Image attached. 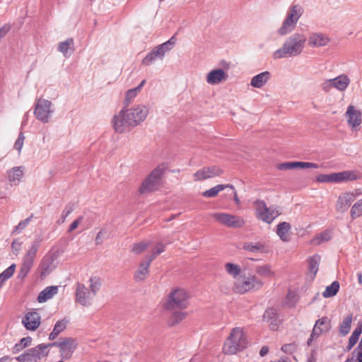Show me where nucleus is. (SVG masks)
<instances>
[{"label":"nucleus","mask_w":362,"mask_h":362,"mask_svg":"<svg viewBox=\"0 0 362 362\" xmlns=\"http://www.w3.org/2000/svg\"><path fill=\"white\" fill-rule=\"evenodd\" d=\"M291 227L287 222H281L277 226L276 233L283 241L288 240V233Z\"/></svg>","instance_id":"obj_31"},{"label":"nucleus","mask_w":362,"mask_h":362,"mask_svg":"<svg viewBox=\"0 0 362 362\" xmlns=\"http://www.w3.org/2000/svg\"><path fill=\"white\" fill-rule=\"evenodd\" d=\"M148 243L141 242L138 243H134L132 246V250L134 253L138 255L145 251L148 247Z\"/></svg>","instance_id":"obj_48"},{"label":"nucleus","mask_w":362,"mask_h":362,"mask_svg":"<svg viewBox=\"0 0 362 362\" xmlns=\"http://www.w3.org/2000/svg\"><path fill=\"white\" fill-rule=\"evenodd\" d=\"M319 165L317 163L310 162L295 161L296 169H305V168H318Z\"/></svg>","instance_id":"obj_49"},{"label":"nucleus","mask_w":362,"mask_h":362,"mask_svg":"<svg viewBox=\"0 0 362 362\" xmlns=\"http://www.w3.org/2000/svg\"><path fill=\"white\" fill-rule=\"evenodd\" d=\"M358 340V337L351 334L349 339V344L347 346V349L351 350L354 346V345L357 343Z\"/></svg>","instance_id":"obj_60"},{"label":"nucleus","mask_w":362,"mask_h":362,"mask_svg":"<svg viewBox=\"0 0 362 362\" xmlns=\"http://www.w3.org/2000/svg\"><path fill=\"white\" fill-rule=\"evenodd\" d=\"M271 74L269 71L262 72L252 77L250 84L255 88L262 87L270 78Z\"/></svg>","instance_id":"obj_25"},{"label":"nucleus","mask_w":362,"mask_h":362,"mask_svg":"<svg viewBox=\"0 0 362 362\" xmlns=\"http://www.w3.org/2000/svg\"><path fill=\"white\" fill-rule=\"evenodd\" d=\"M27 275H28V273H26L25 272H24L20 269L18 271L17 277H18V279H19L21 280H23L26 277Z\"/></svg>","instance_id":"obj_64"},{"label":"nucleus","mask_w":362,"mask_h":362,"mask_svg":"<svg viewBox=\"0 0 362 362\" xmlns=\"http://www.w3.org/2000/svg\"><path fill=\"white\" fill-rule=\"evenodd\" d=\"M146 83V80H143L140 84L134 88L129 89L126 93L125 96V106L127 107L132 100L137 95V94L141 91L142 87Z\"/></svg>","instance_id":"obj_33"},{"label":"nucleus","mask_w":362,"mask_h":362,"mask_svg":"<svg viewBox=\"0 0 362 362\" xmlns=\"http://www.w3.org/2000/svg\"><path fill=\"white\" fill-rule=\"evenodd\" d=\"M49 347H51V346H49V344H39L35 348L28 349L23 354L16 357V359L20 362H36L47 356Z\"/></svg>","instance_id":"obj_11"},{"label":"nucleus","mask_w":362,"mask_h":362,"mask_svg":"<svg viewBox=\"0 0 362 362\" xmlns=\"http://www.w3.org/2000/svg\"><path fill=\"white\" fill-rule=\"evenodd\" d=\"M54 109L51 101L45 99L39 98L35 105L34 115L36 118L43 123H47L49 121Z\"/></svg>","instance_id":"obj_12"},{"label":"nucleus","mask_w":362,"mask_h":362,"mask_svg":"<svg viewBox=\"0 0 362 362\" xmlns=\"http://www.w3.org/2000/svg\"><path fill=\"white\" fill-rule=\"evenodd\" d=\"M176 42L174 36L170 37L167 42L155 47L143 59L142 63L145 65H150L156 59H162L165 54L171 50Z\"/></svg>","instance_id":"obj_10"},{"label":"nucleus","mask_w":362,"mask_h":362,"mask_svg":"<svg viewBox=\"0 0 362 362\" xmlns=\"http://www.w3.org/2000/svg\"><path fill=\"white\" fill-rule=\"evenodd\" d=\"M25 137L23 136V134L21 132L18 135V137L17 140L16 141L14 144V148L19 152L21 151L23 146V141H24Z\"/></svg>","instance_id":"obj_55"},{"label":"nucleus","mask_w":362,"mask_h":362,"mask_svg":"<svg viewBox=\"0 0 362 362\" xmlns=\"http://www.w3.org/2000/svg\"><path fill=\"white\" fill-rule=\"evenodd\" d=\"M223 171L219 167L216 165H213L209 167H204L197 170L193 175V176L194 180L200 181L220 176L223 174Z\"/></svg>","instance_id":"obj_15"},{"label":"nucleus","mask_w":362,"mask_h":362,"mask_svg":"<svg viewBox=\"0 0 362 362\" xmlns=\"http://www.w3.org/2000/svg\"><path fill=\"white\" fill-rule=\"evenodd\" d=\"M211 216L219 223L228 228H241L245 224L244 219L240 216L227 213H214L211 214Z\"/></svg>","instance_id":"obj_13"},{"label":"nucleus","mask_w":362,"mask_h":362,"mask_svg":"<svg viewBox=\"0 0 362 362\" xmlns=\"http://www.w3.org/2000/svg\"><path fill=\"white\" fill-rule=\"evenodd\" d=\"M243 247L245 250L253 253L264 252V246L261 243H245Z\"/></svg>","instance_id":"obj_35"},{"label":"nucleus","mask_w":362,"mask_h":362,"mask_svg":"<svg viewBox=\"0 0 362 362\" xmlns=\"http://www.w3.org/2000/svg\"><path fill=\"white\" fill-rule=\"evenodd\" d=\"M307 38L303 33H295L289 36L282 47L273 54L274 59H281L287 57H296L302 53Z\"/></svg>","instance_id":"obj_2"},{"label":"nucleus","mask_w":362,"mask_h":362,"mask_svg":"<svg viewBox=\"0 0 362 362\" xmlns=\"http://www.w3.org/2000/svg\"><path fill=\"white\" fill-rule=\"evenodd\" d=\"M225 269L226 272L233 278L240 276L241 272V269L238 265L230 262H228L225 264Z\"/></svg>","instance_id":"obj_42"},{"label":"nucleus","mask_w":362,"mask_h":362,"mask_svg":"<svg viewBox=\"0 0 362 362\" xmlns=\"http://www.w3.org/2000/svg\"><path fill=\"white\" fill-rule=\"evenodd\" d=\"M42 241V238L40 236L36 237L34 240L31 243L29 246L26 253L23 256V257L28 258L29 259L35 260L37 252L41 245V243Z\"/></svg>","instance_id":"obj_23"},{"label":"nucleus","mask_w":362,"mask_h":362,"mask_svg":"<svg viewBox=\"0 0 362 362\" xmlns=\"http://www.w3.org/2000/svg\"><path fill=\"white\" fill-rule=\"evenodd\" d=\"M22 242L19 241L18 239H15L13 240L11 243V249L13 251V253L16 255H18V252L21 249Z\"/></svg>","instance_id":"obj_56"},{"label":"nucleus","mask_w":362,"mask_h":362,"mask_svg":"<svg viewBox=\"0 0 362 362\" xmlns=\"http://www.w3.org/2000/svg\"><path fill=\"white\" fill-rule=\"evenodd\" d=\"M33 260L29 259L25 257H23L20 269L28 274L32 267H33Z\"/></svg>","instance_id":"obj_52"},{"label":"nucleus","mask_w":362,"mask_h":362,"mask_svg":"<svg viewBox=\"0 0 362 362\" xmlns=\"http://www.w3.org/2000/svg\"><path fill=\"white\" fill-rule=\"evenodd\" d=\"M353 356L356 357V362H362V337L357 348L353 352Z\"/></svg>","instance_id":"obj_53"},{"label":"nucleus","mask_w":362,"mask_h":362,"mask_svg":"<svg viewBox=\"0 0 362 362\" xmlns=\"http://www.w3.org/2000/svg\"><path fill=\"white\" fill-rule=\"evenodd\" d=\"M329 38L325 34L321 33H311L308 38V44L311 47H319L327 45Z\"/></svg>","instance_id":"obj_21"},{"label":"nucleus","mask_w":362,"mask_h":362,"mask_svg":"<svg viewBox=\"0 0 362 362\" xmlns=\"http://www.w3.org/2000/svg\"><path fill=\"white\" fill-rule=\"evenodd\" d=\"M360 178V174L355 170H345L331 174H320L316 180L319 182L339 183L343 182L355 181Z\"/></svg>","instance_id":"obj_6"},{"label":"nucleus","mask_w":362,"mask_h":362,"mask_svg":"<svg viewBox=\"0 0 362 362\" xmlns=\"http://www.w3.org/2000/svg\"><path fill=\"white\" fill-rule=\"evenodd\" d=\"M320 320H325L326 321V322H325V325H321V328L325 332H328L331 327L329 320L327 317H323L320 318Z\"/></svg>","instance_id":"obj_62"},{"label":"nucleus","mask_w":362,"mask_h":362,"mask_svg":"<svg viewBox=\"0 0 362 362\" xmlns=\"http://www.w3.org/2000/svg\"><path fill=\"white\" fill-rule=\"evenodd\" d=\"M187 312L175 311L173 313L171 317H170L168 323L170 326H174L183 320L187 317Z\"/></svg>","instance_id":"obj_41"},{"label":"nucleus","mask_w":362,"mask_h":362,"mask_svg":"<svg viewBox=\"0 0 362 362\" xmlns=\"http://www.w3.org/2000/svg\"><path fill=\"white\" fill-rule=\"evenodd\" d=\"M320 261V256L318 255H315L312 257L310 258L308 262V269L310 272L313 274L312 279H313L319 269V264Z\"/></svg>","instance_id":"obj_36"},{"label":"nucleus","mask_w":362,"mask_h":362,"mask_svg":"<svg viewBox=\"0 0 362 362\" xmlns=\"http://www.w3.org/2000/svg\"><path fill=\"white\" fill-rule=\"evenodd\" d=\"M325 322H326L325 320H317L315 322L312 333L307 341L308 346L312 345V342L315 338H317L322 333L325 332L321 328V325H325Z\"/></svg>","instance_id":"obj_30"},{"label":"nucleus","mask_w":362,"mask_h":362,"mask_svg":"<svg viewBox=\"0 0 362 362\" xmlns=\"http://www.w3.org/2000/svg\"><path fill=\"white\" fill-rule=\"evenodd\" d=\"M75 204L73 203H69L65 207L63 211L61 219L59 220L58 223H64L66 218V217L74 210Z\"/></svg>","instance_id":"obj_51"},{"label":"nucleus","mask_w":362,"mask_h":362,"mask_svg":"<svg viewBox=\"0 0 362 362\" xmlns=\"http://www.w3.org/2000/svg\"><path fill=\"white\" fill-rule=\"evenodd\" d=\"M22 322L27 329L34 331L40 325V315L35 311L29 312L25 314Z\"/></svg>","instance_id":"obj_18"},{"label":"nucleus","mask_w":362,"mask_h":362,"mask_svg":"<svg viewBox=\"0 0 362 362\" xmlns=\"http://www.w3.org/2000/svg\"><path fill=\"white\" fill-rule=\"evenodd\" d=\"M49 346L59 347L62 358L68 360L76 349L77 343L74 338H60L57 341L49 343Z\"/></svg>","instance_id":"obj_14"},{"label":"nucleus","mask_w":362,"mask_h":362,"mask_svg":"<svg viewBox=\"0 0 362 362\" xmlns=\"http://www.w3.org/2000/svg\"><path fill=\"white\" fill-rule=\"evenodd\" d=\"M166 169L167 167L165 164L163 163L153 170L143 181L139 188L140 193L146 194L156 190L160 185L161 178Z\"/></svg>","instance_id":"obj_5"},{"label":"nucleus","mask_w":362,"mask_h":362,"mask_svg":"<svg viewBox=\"0 0 362 362\" xmlns=\"http://www.w3.org/2000/svg\"><path fill=\"white\" fill-rule=\"evenodd\" d=\"M74 40L72 38H68L64 42L59 43L58 50L63 53L64 57H69L71 53H69V49H73Z\"/></svg>","instance_id":"obj_37"},{"label":"nucleus","mask_w":362,"mask_h":362,"mask_svg":"<svg viewBox=\"0 0 362 362\" xmlns=\"http://www.w3.org/2000/svg\"><path fill=\"white\" fill-rule=\"evenodd\" d=\"M332 238L331 233L328 230H325L320 234L317 235L315 238L312 240V243L314 245H320L323 242L329 240Z\"/></svg>","instance_id":"obj_43"},{"label":"nucleus","mask_w":362,"mask_h":362,"mask_svg":"<svg viewBox=\"0 0 362 362\" xmlns=\"http://www.w3.org/2000/svg\"><path fill=\"white\" fill-rule=\"evenodd\" d=\"M148 114V108L144 105H137L127 110L124 108L112 119L114 129L119 134L128 132L143 122Z\"/></svg>","instance_id":"obj_1"},{"label":"nucleus","mask_w":362,"mask_h":362,"mask_svg":"<svg viewBox=\"0 0 362 362\" xmlns=\"http://www.w3.org/2000/svg\"><path fill=\"white\" fill-rule=\"evenodd\" d=\"M264 320L270 322V329L276 330L278 328L279 323L280 322L277 310L274 308H268L263 315Z\"/></svg>","instance_id":"obj_22"},{"label":"nucleus","mask_w":362,"mask_h":362,"mask_svg":"<svg viewBox=\"0 0 362 362\" xmlns=\"http://www.w3.org/2000/svg\"><path fill=\"white\" fill-rule=\"evenodd\" d=\"M247 344L248 341L243 329L235 327L231 330L230 334L225 341L223 351L225 354H235L245 349Z\"/></svg>","instance_id":"obj_3"},{"label":"nucleus","mask_w":362,"mask_h":362,"mask_svg":"<svg viewBox=\"0 0 362 362\" xmlns=\"http://www.w3.org/2000/svg\"><path fill=\"white\" fill-rule=\"evenodd\" d=\"M228 187H229V184L218 185H216L215 187L204 192L202 193V195L206 198H213V197H216L217 194H218V192L228 188Z\"/></svg>","instance_id":"obj_38"},{"label":"nucleus","mask_w":362,"mask_h":362,"mask_svg":"<svg viewBox=\"0 0 362 362\" xmlns=\"http://www.w3.org/2000/svg\"><path fill=\"white\" fill-rule=\"evenodd\" d=\"M23 169L22 166L13 168L8 172V180L11 182H19L23 175Z\"/></svg>","instance_id":"obj_34"},{"label":"nucleus","mask_w":362,"mask_h":362,"mask_svg":"<svg viewBox=\"0 0 362 362\" xmlns=\"http://www.w3.org/2000/svg\"><path fill=\"white\" fill-rule=\"evenodd\" d=\"M90 281V289L93 296H95L97 292L100 290L101 286V280L98 276L90 277L89 279Z\"/></svg>","instance_id":"obj_45"},{"label":"nucleus","mask_w":362,"mask_h":362,"mask_svg":"<svg viewBox=\"0 0 362 362\" xmlns=\"http://www.w3.org/2000/svg\"><path fill=\"white\" fill-rule=\"evenodd\" d=\"M254 204L257 218L265 223H271L281 214V211L277 206H270L268 207L262 200H257Z\"/></svg>","instance_id":"obj_8"},{"label":"nucleus","mask_w":362,"mask_h":362,"mask_svg":"<svg viewBox=\"0 0 362 362\" xmlns=\"http://www.w3.org/2000/svg\"><path fill=\"white\" fill-rule=\"evenodd\" d=\"M92 293L82 284H78L76 290V301L83 306H89L91 304Z\"/></svg>","instance_id":"obj_16"},{"label":"nucleus","mask_w":362,"mask_h":362,"mask_svg":"<svg viewBox=\"0 0 362 362\" xmlns=\"http://www.w3.org/2000/svg\"><path fill=\"white\" fill-rule=\"evenodd\" d=\"M69 320L66 318H64L61 320H58L55 323L52 332L49 335V339H55L58 337V335L66 329Z\"/></svg>","instance_id":"obj_28"},{"label":"nucleus","mask_w":362,"mask_h":362,"mask_svg":"<svg viewBox=\"0 0 362 362\" xmlns=\"http://www.w3.org/2000/svg\"><path fill=\"white\" fill-rule=\"evenodd\" d=\"M255 272L257 274L262 276H269L273 274L270 266L268 264L257 267Z\"/></svg>","instance_id":"obj_47"},{"label":"nucleus","mask_w":362,"mask_h":362,"mask_svg":"<svg viewBox=\"0 0 362 362\" xmlns=\"http://www.w3.org/2000/svg\"><path fill=\"white\" fill-rule=\"evenodd\" d=\"M11 30V25L9 24H5L2 27H0V39L3 38Z\"/></svg>","instance_id":"obj_59"},{"label":"nucleus","mask_w":362,"mask_h":362,"mask_svg":"<svg viewBox=\"0 0 362 362\" xmlns=\"http://www.w3.org/2000/svg\"><path fill=\"white\" fill-rule=\"evenodd\" d=\"M16 267V264H12L0 274V288L3 286L4 283L13 275Z\"/></svg>","instance_id":"obj_39"},{"label":"nucleus","mask_w":362,"mask_h":362,"mask_svg":"<svg viewBox=\"0 0 362 362\" xmlns=\"http://www.w3.org/2000/svg\"><path fill=\"white\" fill-rule=\"evenodd\" d=\"M355 196L352 193H345L340 195L336 204V209L339 212L346 211L354 201Z\"/></svg>","instance_id":"obj_20"},{"label":"nucleus","mask_w":362,"mask_h":362,"mask_svg":"<svg viewBox=\"0 0 362 362\" xmlns=\"http://www.w3.org/2000/svg\"><path fill=\"white\" fill-rule=\"evenodd\" d=\"M58 292V286H51L46 287L37 296L39 303H44L47 300L52 298Z\"/></svg>","instance_id":"obj_26"},{"label":"nucleus","mask_w":362,"mask_h":362,"mask_svg":"<svg viewBox=\"0 0 362 362\" xmlns=\"http://www.w3.org/2000/svg\"><path fill=\"white\" fill-rule=\"evenodd\" d=\"M361 333H362L361 328L357 326V327L354 330V332H352L351 334L359 339V337Z\"/></svg>","instance_id":"obj_63"},{"label":"nucleus","mask_w":362,"mask_h":362,"mask_svg":"<svg viewBox=\"0 0 362 362\" xmlns=\"http://www.w3.org/2000/svg\"><path fill=\"white\" fill-rule=\"evenodd\" d=\"M188 299L189 296L185 290L175 289L170 293L168 300L165 304V308L169 310L185 309L188 305Z\"/></svg>","instance_id":"obj_9"},{"label":"nucleus","mask_w":362,"mask_h":362,"mask_svg":"<svg viewBox=\"0 0 362 362\" xmlns=\"http://www.w3.org/2000/svg\"><path fill=\"white\" fill-rule=\"evenodd\" d=\"M83 216H79L77 219H76L75 221H74L72 222V223L69 226V232L71 233L72 232L73 230H74L76 228H77V227L78 226V225L80 224V223L83 220Z\"/></svg>","instance_id":"obj_58"},{"label":"nucleus","mask_w":362,"mask_h":362,"mask_svg":"<svg viewBox=\"0 0 362 362\" xmlns=\"http://www.w3.org/2000/svg\"><path fill=\"white\" fill-rule=\"evenodd\" d=\"M339 283L337 281H333L331 285L326 287L322 293L325 298H330L334 296L339 291Z\"/></svg>","instance_id":"obj_40"},{"label":"nucleus","mask_w":362,"mask_h":362,"mask_svg":"<svg viewBox=\"0 0 362 362\" xmlns=\"http://www.w3.org/2000/svg\"><path fill=\"white\" fill-rule=\"evenodd\" d=\"M322 90L325 92H329L333 88L332 79L325 81L321 85Z\"/></svg>","instance_id":"obj_57"},{"label":"nucleus","mask_w":362,"mask_h":362,"mask_svg":"<svg viewBox=\"0 0 362 362\" xmlns=\"http://www.w3.org/2000/svg\"><path fill=\"white\" fill-rule=\"evenodd\" d=\"M263 283L255 275H241L235 281L234 289L238 293H245L252 290H258Z\"/></svg>","instance_id":"obj_7"},{"label":"nucleus","mask_w":362,"mask_h":362,"mask_svg":"<svg viewBox=\"0 0 362 362\" xmlns=\"http://www.w3.org/2000/svg\"><path fill=\"white\" fill-rule=\"evenodd\" d=\"M277 168L280 170H294L296 169L295 161L280 163L278 165Z\"/></svg>","instance_id":"obj_54"},{"label":"nucleus","mask_w":362,"mask_h":362,"mask_svg":"<svg viewBox=\"0 0 362 362\" xmlns=\"http://www.w3.org/2000/svg\"><path fill=\"white\" fill-rule=\"evenodd\" d=\"M228 78L227 73L222 69H216L208 73L206 82L210 85H216Z\"/></svg>","instance_id":"obj_19"},{"label":"nucleus","mask_w":362,"mask_h":362,"mask_svg":"<svg viewBox=\"0 0 362 362\" xmlns=\"http://www.w3.org/2000/svg\"><path fill=\"white\" fill-rule=\"evenodd\" d=\"M33 215L31 214L28 218H25L23 221H21L14 228L13 233H21L25 227L29 224L30 221L32 220Z\"/></svg>","instance_id":"obj_50"},{"label":"nucleus","mask_w":362,"mask_h":362,"mask_svg":"<svg viewBox=\"0 0 362 362\" xmlns=\"http://www.w3.org/2000/svg\"><path fill=\"white\" fill-rule=\"evenodd\" d=\"M345 115L347 118V122L351 128L356 129L361 125L362 114L361 112L356 110L354 106L349 105Z\"/></svg>","instance_id":"obj_17"},{"label":"nucleus","mask_w":362,"mask_h":362,"mask_svg":"<svg viewBox=\"0 0 362 362\" xmlns=\"http://www.w3.org/2000/svg\"><path fill=\"white\" fill-rule=\"evenodd\" d=\"M353 320V315L351 313L344 318L339 325V334L342 337H345L349 334Z\"/></svg>","instance_id":"obj_32"},{"label":"nucleus","mask_w":362,"mask_h":362,"mask_svg":"<svg viewBox=\"0 0 362 362\" xmlns=\"http://www.w3.org/2000/svg\"><path fill=\"white\" fill-rule=\"evenodd\" d=\"M297 346V344L295 343L287 344L283 346L281 348L282 351L290 354L291 357H281V359L278 361V362H291L292 360L297 361L298 359L296 358V356L293 355V354L296 351Z\"/></svg>","instance_id":"obj_27"},{"label":"nucleus","mask_w":362,"mask_h":362,"mask_svg":"<svg viewBox=\"0 0 362 362\" xmlns=\"http://www.w3.org/2000/svg\"><path fill=\"white\" fill-rule=\"evenodd\" d=\"M31 342L32 338L30 337H27L21 339L19 343L22 346V348H25L30 345Z\"/></svg>","instance_id":"obj_61"},{"label":"nucleus","mask_w":362,"mask_h":362,"mask_svg":"<svg viewBox=\"0 0 362 362\" xmlns=\"http://www.w3.org/2000/svg\"><path fill=\"white\" fill-rule=\"evenodd\" d=\"M362 215V199L356 202L351 209V217L355 219Z\"/></svg>","instance_id":"obj_46"},{"label":"nucleus","mask_w":362,"mask_h":362,"mask_svg":"<svg viewBox=\"0 0 362 362\" xmlns=\"http://www.w3.org/2000/svg\"><path fill=\"white\" fill-rule=\"evenodd\" d=\"M303 11V7L299 4L291 6L288 8L281 27L278 29L277 33L281 36H284L294 30Z\"/></svg>","instance_id":"obj_4"},{"label":"nucleus","mask_w":362,"mask_h":362,"mask_svg":"<svg viewBox=\"0 0 362 362\" xmlns=\"http://www.w3.org/2000/svg\"><path fill=\"white\" fill-rule=\"evenodd\" d=\"M165 246L163 243L157 244L155 249L153 250L152 254L146 256L145 260L151 264V262L160 254L165 251Z\"/></svg>","instance_id":"obj_44"},{"label":"nucleus","mask_w":362,"mask_h":362,"mask_svg":"<svg viewBox=\"0 0 362 362\" xmlns=\"http://www.w3.org/2000/svg\"><path fill=\"white\" fill-rule=\"evenodd\" d=\"M333 88L338 90L343 91L346 89L350 83V79L345 74H341L334 78H331Z\"/></svg>","instance_id":"obj_24"},{"label":"nucleus","mask_w":362,"mask_h":362,"mask_svg":"<svg viewBox=\"0 0 362 362\" xmlns=\"http://www.w3.org/2000/svg\"><path fill=\"white\" fill-rule=\"evenodd\" d=\"M150 264H151L146 260L140 263L139 269L134 273L136 281H143L146 278L148 274Z\"/></svg>","instance_id":"obj_29"}]
</instances>
